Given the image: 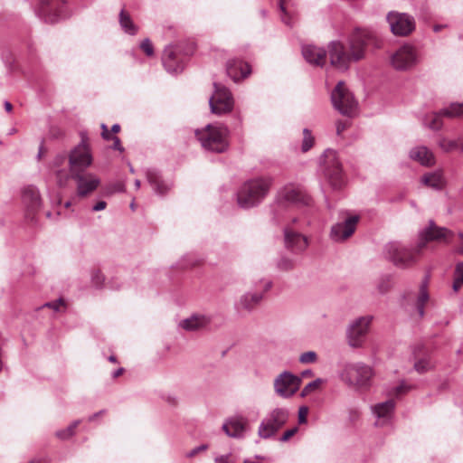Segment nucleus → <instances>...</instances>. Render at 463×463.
Masks as SVG:
<instances>
[{
	"instance_id": "obj_1",
	"label": "nucleus",
	"mask_w": 463,
	"mask_h": 463,
	"mask_svg": "<svg viewBox=\"0 0 463 463\" xmlns=\"http://www.w3.org/2000/svg\"><path fill=\"white\" fill-rule=\"evenodd\" d=\"M373 41V32L367 29H356L349 40V52L342 43L331 42L328 45L331 64L341 71H346L352 61L364 58L365 47Z\"/></svg>"
},
{
	"instance_id": "obj_2",
	"label": "nucleus",
	"mask_w": 463,
	"mask_h": 463,
	"mask_svg": "<svg viewBox=\"0 0 463 463\" xmlns=\"http://www.w3.org/2000/svg\"><path fill=\"white\" fill-rule=\"evenodd\" d=\"M312 198L302 187L294 186L291 184L286 185L277 193L275 200L270 205L272 220L276 223H280L284 221V212L288 207L306 206L309 208L312 206Z\"/></svg>"
},
{
	"instance_id": "obj_3",
	"label": "nucleus",
	"mask_w": 463,
	"mask_h": 463,
	"mask_svg": "<svg viewBox=\"0 0 463 463\" xmlns=\"http://www.w3.org/2000/svg\"><path fill=\"white\" fill-rule=\"evenodd\" d=\"M272 181L268 177H258L244 182L236 193L238 205L250 209L259 205L268 195Z\"/></svg>"
},
{
	"instance_id": "obj_4",
	"label": "nucleus",
	"mask_w": 463,
	"mask_h": 463,
	"mask_svg": "<svg viewBox=\"0 0 463 463\" xmlns=\"http://www.w3.org/2000/svg\"><path fill=\"white\" fill-rule=\"evenodd\" d=\"M229 134L227 127L208 124L202 129L195 130V137L202 147L212 153H224L229 147Z\"/></svg>"
},
{
	"instance_id": "obj_5",
	"label": "nucleus",
	"mask_w": 463,
	"mask_h": 463,
	"mask_svg": "<svg viewBox=\"0 0 463 463\" xmlns=\"http://www.w3.org/2000/svg\"><path fill=\"white\" fill-rule=\"evenodd\" d=\"M418 253L414 249L407 248L399 241L388 242L383 248V256L396 267L408 268L417 261Z\"/></svg>"
},
{
	"instance_id": "obj_6",
	"label": "nucleus",
	"mask_w": 463,
	"mask_h": 463,
	"mask_svg": "<svg viewBox=\"0 0 463 463\" xmlns=\"http://www.w3.org/2000/svg\"><path fill=\"white\" fill-rule=\"evenodd\" d=\"M321 164L324 175L330 185L334 189H340L344 185L345 180L336 151L330 148L325 150L321 157Z\"/></svg>"
},
{
	"instance_id": "obj_7",
	"label": "nucleus",
	"mask_w": 463,
	"mask_h": 463,
	"mask_svg": "<svg viewBox=\"0 0 463 463\" xmlns=\"http://www.w3.org/2000/svg\"><path fill=\"white\" fill-rule=\"evenodd\" d=\"M330 98L334 109L340 114L346 117H352L354 114L357 102L344 81H339L335 85Z\"/></svg>"
},
{
	"instance_id": "obj_8",
	"label": "nucleus",
	"mask_w": 463,
	"mask_h": 463,
	"mask_svg": "<svg viewBox=\"0 0 463 463\" xmlns=\"http://www.w3.org/2000/svg\"><path fill=\"white\" fill-rule=\"evenodd\" d=\"M340 377L349 386L366 387L373 377V370L363 363L348 364L344 367Z\"/></svg>"
},
{
	"instance_id": "obj_9",
	"label": "nucleus",
	"mask_w": 463,
	"mask_h": 463,
	"mask_svg": "<svg viewBox=\"0 0 463 463\" xmlns=\"http://www.w3.org/2000/svg\"><path fill=\"white\" fill-rule=\"evenodd\" d=\"M288 417V409L275 408L261 420L258 430L259 437L264 439L273 437L287 423Z\"/></svg>"
},
{
	"instance_id": "obj_10",
	"label": "nucleus",
	"mask_w": 463,
	"mask_h": 463,
	"mask_svg": "<svg viewBox=\"0 0 463 463\" xmlns=\"http://www.w3.org/2000/svg\"><path fill=\"white\" fill-rule=\"evenodd\" d=\"M92 156L88 144V137L81 134V140L69 154L68 165L71 174L84 173L91 165Z\"/></svg>"
},
{
	"instance_id": "obj_11",
	"label": "nucleus",
	"mask_w": 463,
	"mask_h": 463,
	"mask_svg": "<svg viewBox=\"0 0 463 463\" xmlns=\"http://www.w3.org/2000/svg\"><path fill=\"white\" fill-rule=\"evenodd\" d=\"M453 236V232L445 227L438 226L433 220L428 222V225L419 232V241L416 245L418 253L430 241L449 242V239Z\"/></svg>"
},
{
	"instance_id": "obj_12",
	"label": "nucleus",
	"mask_w": 463,
	"mask_h": 463,
	"mask_svg": "<svg viewBox=\"0 0 463 463\" xmlns=\"http://www.w3.org/2000/svg\"><path fill=\"white\" fill-rule=\"evenodd\" d=\"M37 14L50 24L57 23L70 15L66 0H38Z\"/></svg>"
},
{
	"instance_id": "obj_13",
	"label": "nucleus",
	"mask_w": 463,
	"mask_h": 463,
	"mask_svg": "<svg viewBox=\"0 0 463 463\" xmlns=\"http://www.w3.org/2000/svg\"><path fill=\"white\" fill-rule=\"evenodd\" d=\"M214 92L209 99L211 112L216 115H224L233 109L234 100L231 91L224 86L214 82Z\"/></svg>"
},
{
	"instance_id": "obj_14",
	"label": "nucleus",
	"mask_w": 463,
	"mask_h": 463,
	"mask_svg": "<svg viewBox=\"0 0 463 463\" xmlns=\"http://www.w3.org/2000/svg\"><path fill=\"white\" fill-rule=\"evenodd\" d=\"M386 19L391 32L397 36H407L416 27L414 17L406 13L392 11L388 13Z\"/></svg>"
},
{
	"instance_id": "obj_15",
	"label": "nucleus",
	"mask_w": 463,
	"mask_h": 463,
	"mask_svg": "<svg viewBox=\"0 0 463 463\" xmlns=\"http://www.w3.org/2000/svg\"><path fill=\"white\" fill-rule=\"evenodd\" d=\"M373 319V316L360 317L349 325L346 330V336L348 344L352 347L362 346Z\"/></svg>"
},
{
	"instance_id": "obj_16",
	"label": "nucleus",
	"mask_w": 463,
	"mask_h": 463,
	"mask_svg": "<svg viewBox=\"0 0 463 463\" xmlns=\"http://www.w3.org/2000/svg\"><path fill=\"white\" fill-rule=\"evenodd\" d=\"M463 115V102L462 103H451L449 107L440 109L438 112H432L428 114L423 118V124L432 130H439L443 122L441 118H456Z\"/></svg>"
},
{
	"instance_id": "obj_17",
	"label": "nucleus",
	"mask_w": 463,
	"mask_h": 463,
	"mask_svg": "<svg viewBox=\"0 0 463 463\" xmlns=\"http://www.w3.org/2000/svg\"><path fill=\"white\" fill-rule=\"evenodd\" d=\"M301 379L290 372L284 371L274 380L275 392L282 398L292 397L299 389Z\"/></svg>"
},
{
	"instance_id": "obj_18",
	"label": "nucleus",
	"mask_w": 463,
	"mask_h": 463,
	"mask_svg": "<svg viewBox=\"0 0 463 463\" xmlns=\"http://www.w3.org/2000/svg\"><path fill=\"white\" fill-rule=\"evenodd\" d=\"M418 62V55L411 45H403L391 55V64L396 71H408Z\"/></svg>"
},
{
	"instance_id": "obj_19",
	"label": "nucleus",
	"mask_w": 463,
	"mask_h": 463,
	"mask_svg": "<svg viewBox=\"0 0 463 463\" xmlns=\"http://www.w3.org/2000/svg\"><path fill=\"white\" fill-rule=\"evenodd\" d=\"M264 282L262 292H246L240 297L235 303V309L238 312L251 313L263 299L264 294L268 292L272 287L271 280H260Z\"/></svg>"
},
{
	"instance_id": "obj_20",
	"label": "nucleus",
	"mask_w": 463,
	"mask_h": 463,
	"mask_svg": "<svg viewBox=\"0 0 463 463\" xmlns=\"http://www.w3.org/2000/svg\"><path fill=\"white\" fill-rule=\"evenodd\" d=\"M411 359L414 362L413 369L420 374L434 368L431 352L423 343H417L411 346Z\"/></svg>"
},
{
	"instance_id": "obj_21",
	"label": "nucleus",
	"mask_w": 463,
	"mask_h": 463,
	"mask_svg": "<svg viewBox=\"0 0 463 463\" xmlns=\"http://www.w3.org/2000/svg\"><path fill=\"white\" fill-rule=\"evenodd\" d=\"M283 235L285 248L293 254L304 253L309 245L308 238L290 226L284 227Z\"/></svg>"
},
{
	"instance_id": "obj_22",
	"label": "nucleus",
	"mask_w": 463,
	"mask_h": 463,
	"mask_svg": "<svg viewBox=\"0 0 463 463\" xmlns=\"http://www.w3.org/2000/svg\"><path fill=\"white\" fill-rule=\"evenodd\" d=\"M181 48L178 45H169L164 50L162 62L165 69L172 74L183 71L184 68V58L180 56Z\"/></svg>"
},
{
	"instance_id": "obj_23",
	"label": "nucleus",
	"mask_w": 463,
	"mask_h": 463,
	"mask_svg": "<svg viewBox=\"0 0 463 463\" xmlns=\"http://www.w3.org/2000/svg\"><path fill=\"white\" fill-rule=\"evenodd\" d=\"M70 179H73L77 184V194L80 197H84L95 191L100 180L95 175L88 173L71 174Z\"/></svg>"
},
{
	"instance_id": "obj_24",
	"label": "nucleus",
	"mask_w": 463,
	"mask_h": 463,
	"mask_svg": "<svg viewBox=\"0 0 463 463\" xmlns=\"http://www.w3.org/2000/svg\"><path fill=\"white\" fill-rule=\"evenodd\" d=\"M358 221L359 217L354 215L347 218L345 222L335 223L331 228V239L335 241L346 240L354 232Z\"/></svg>"
},
{
	"instance_id": "obj_25",
	"label": "nucleus",
	"mask_w": 463,
	"mask_h": 463,
	"mask_svg": "<svg viewBox=\"0 0 463 463\" xmlns=\"http://www.w3.org/2000/svg\"><path fill=\"white\" fill-rule=\"evenodd\" d=\"M68 156L66 154L57 155L51 165V168L56 176L57 184L60 187H64L70 180L71 172L63 166L67 165Z\"/></svg>"
},
{
	"instance_id": "obj_26",
	"label": "nucleus",
	"mask_w": 463,
	"mask_h": 463,
	"mask_svg": "<svg viewBox=\"0 0 463 463\" xmlns=\"http://www.w3.org/2000/svg\"><path fill=\"white\" fill-rule=\"evenodd\" d=\"M248 428V420L243 417H232L222 425L224 432L232 438H243Z\"/></svg>"
},
{
	"instance_id": "obj_27",
	"label": "nucleus",
	"mask_w": 463,
	"mask_h": 463,
	"mask_svg": "<svg viewBox=\"0 0 463 463\" xmlns=\"http://www.w3.org/2000/svg\"><path fill=\"white\" fill-rule=\"evenodd\" d=\"M146 179L154 192L161 196L166 194L173 186V183L163 179L160 172L156 169H148L146 171Z\"/></svg>"
},
{
	"instance_id": "obj_28",
	"label": "nucleus",
	"mask_w": 463,
	"mask_h": 463,
	"mask_svg": "<svg viewBox=\"0 0 463 463\" xmlns=\"http://www.w3.org/2000/svg\"><path fill=\"white\" fill-rule=\"evenodd\" d=\"M226 71L234 81H238L248 77L251 70L249 63L239 59H232L226 63Z\"/></svg>"
},
{
	"instance_id": "obj_29",
	"label": "nucleus",
	"mask_w": 463,
	"mask_h": 463,
	"mask_svg": "<svg viewBox=\"0 0 463 463\" xmlns=\"http://www.w3.org/2000/svg\"><path fill=\"white\" fill-rule=\"evenodd\" d=\"M302 55L310 64L323 66L326 60V52L316 45H305L302 47Z\"/></svg>"
},
{
	"instance_id": "obj_30",
	"label": "nucleus",
	"mask_w": 463,
	"mask_h": 463,
	"mask_svg": "<svg viewBox=\"0 0 463 463\" xmlns=\"http://www.w3.org/2000/svg\"><path fill=\"white\" fill-rule=\"evenodd\" d=\"M395 402L393 400H388L386 402L376 404L373 407V413L377 417L376 425L383 426L389 421L391 419Z\"/></svg>"
},
{
	"instance_id": "obj_31",
	"label": "nucleus",
	"mask_w": 463,
	"mask_h": 463,
	"mask_svg": "<svg viewBox=\"0 0 463 463\" xmlns=\"http://www.w3.org/2000/svg\"><path fill=\"white\" fill-rule=\"evenodd\" d=\"M211 323V317L205 315L194 314L181 321L180 326L187 331H196L206 328Z\"/></svg>"
},
{
	"instance_id": "obj_32",
	"label": "nucleus",
	"mask_w": 463,
	"mask_h": 463,
	"mask_svg": "<svg viewBox=\"0 0 463 463\" xmlns=\"http://www.w3.org/2000/svg\"><path fill=\"white\" fill-rule=\"evenodd\" d=\"M23 202L29 211L35 212L41 206V196L39 190L33 185H28L23 190Z\"/></svg>"
},
{
	"instance_id": "obj_33",
	"label": "nucleus",
	"mask_w": 463,
	"mask_h": 463,
	"mask_svg": "<svg viewBox=\"0 0 463 463\" xmlns=\"http://www.w3.org/2000/svg\"><path fill=\"white\" fill-rule=\"evenodd\" d=\"M410 157L422 165L430 166L434 164L432 153L426 146H417L410 151Z\"/></svg>"
},
{
	"instance_id": "obj_34",
	"label": "nucleus",
	"mask_w": 463,
	"mask_h": 463,
	"mask_svg": "<svg viewBox=\"0 0 463 463\" xmlns=\"http://www.w3.org/2000/svg\"><path fill=\"white\" fill-rule=\"evenodd\" d=\"M421 182L427 186L439 190L443 186L442 176L439 173H429L421 177Z\"/></svg>"
},
{
	"instance_id": "obj_35",
	"label": "nucleus",
	"mask_w": 463,
	"mask_h": 463,
	"mask_svg": "<svg viewBox=\"0 0 463 463\" xmlns=\"http://www.w3.org/2000/svg\"><path fill=\"white\" fill-rule=\"evenodd\" d=\"M428 277L425 278L420 288V293L417 299V310L419 316L422 317L424 316V305L429 300V293L427 290Z\"/></svg>"
},
{
	"instance_id": "obj_36",
	"label": "nucleus",
	"mask_w": 463,
	"mask_h": 463,
	"mask_svg": "<svg viewBox=\"0 0 463 463\" xmlns=\"http://www.w3.org/2000/svg\"><path fill=\"white\" fill-rule=\"evenodd\" d=\"M119 24L127 33L135 35L137 33V27L134 24L131 17L124 9H122L119 14Z\"/></svg>"
},
{
	"instance_id": "obj_37",
	"label": "nucleus",
	"mask_w": 463,
	"mask_h": 463,
	"mask_svg": "<svg viewBox=\"0 0 463 463\" xmlns=\"http://www.w3.org/2000/svg\"><path fill=\"white\" fill-rule=\"evenodd\" d=\"M80 423V420H74L67 428L57 430L55 432L56 437L61 440L69 439L75 434V429L79 426Z\"/></svg>"
},
{
	"instance_id": "obj_38",
	"label": "nucleus",
	"mask_w": 463,
	"mask_h": 463,
	"mask_svg": "<svg viewBox=\"0 0 463 463\" xmlns=\"http://www.w3.org/2000/svg\"><path fill=\"white\" fill-rule=\"evenodd\" d=\"M295 260L286 255H281L276 261V267L281 271H290L295 268Z\"/></svg>"
},
{
	"instance_id": "obj_39",
	"label": "nucleus",
	"mask_w": 463,
	"mask_h": 463,
	"mask_svg": "<svg viewBox=\"0 0 463 463\" xmlns=\"http://www.w3.org/2000/svg\"><path fill=\"white\" fill-rule=\"evenodd\" d=\"M314 144V137L311 134V131L307 128H304L303 130V141L301 149L303 152L308 151Z\"/></svg>"
},
{
	"instance_id": "obj_40",
	"label": "nucleus",
	"mask_w": 463,
	"mask_h": 463,
	"mask_svg": "<svg viewBox=\"0 0 463 463\" xmlns=\"http://www.w3.org/2000/svg\"><path fill=\"white\" fill-rule=\"evenodd\" d=\"M317 360V354L314 351L305 352L300 354L299 362L301 364H312Z\"/></svg>"
},
{
	"instance_id": "obj_41",
	"label": "nucleus",
	"mask_w": 463,
	"mask_h": 463,
	"mask_svg": "<svg viewBox=\"0 0 463 463\" xmlns=\"http://www.w3.org/2000/svg\"><path fill=\"white\" fill-rule=\"evenodd\" d=\"M321 383V379L317 378L316 379L315 381H312L310 382L309 383H307L304 388L303 390L301 391V393H300V396L301 397H306L307 396L309 393H311L314 390H316L319 384Z\"/></svg>"
},
{
	"instance_id": "obj_42",
	"label": "nucleus",
	"mask_w": 463,
	"mask_h": 463,
	"mask_svg": "<svg viewBox=\"0 0 463 463\" xmlns=\"http://www.w3.org/2000/svg\"><path fill=\"white\" fill-rule=\"evenodd\" d=\"M411 390V385L408 384L405 381H402L400 384L393 388V394L400 396Z\"/></svg>"
},
{
	"instance_id": "obj_43",
	"label": "nucleus",
	"mask_w": 463,
	"mask_h": 463,
	"mask_svg": "<svg viewBox=\"0 0 463 463\" xmlns=\"http://www.w3.org/2000/svg\"><path fill=\"white\" fill-rule=\"evenodd\" d=\"M105 278L99 270H94L91 273V282L96 288L102 287Z\"/></svg>"
},
{
	"instance_id": "obj_44",
	"label": "nucleus",
	"mask_w": 463,
	"mask_h": 463,
	"mask_svg": "<svg viewBox=\"0 0 463 463\" xmlns=\"http://www.w3.org/2000/svg\"><path fill=\"white\" fill-rule=\"evenodd\" d=\"M309 223V221L306 222L300 217H292L286 226H290L292 229L296 230V228L300 229L304 224L308 225Z\"/></svg>"
},
{
	"instance_id": "obj_45",
	"label": "nucleus",
	"mask_w": 463,
	"mask_h": 463,
	"mask_svg": "<svg viewBox=\"0 0 463 463\" xmlns=\"http://www.w3.org/2000/svg\"><path fill=\"white\" fill-rule=\"evenodd\" d=\"M140 48L144 51V52L147 56H153L154 55V48L151 41L148 38H146L143 40V42L140 44Z\"/></svg>"
},
{
	"instance_id": "obj_46",
	"label": "nucleus",
	"mask_w": 463,
	"mask_h": 463,
	"mask_svg": "<svg viewBox=\"0 0 463 463\" xmlns=\"http://www.w3.org/2000/svg\"><path fill=\"white\" fill-rule=\"evenodd\" d=\"M454 279L460 283H463V261L457 263L454 271Z\"/></svg>"
},
{
	"instance_id": "obj_47",
	"label": "nucleus",
	"mask_w": 463,
	"mask_h": 463,
	"mask_svg": "<svg viewBox=\"0 0 463 463\" xmlns=\"http://www.w3.org/2000/svg\"><path fill=\"white\" fill-rule=\"evenodd\" d=\"M285 4H286V0H279V9H280V11L282 13L281 20L287 25H291L290 20H289V18L288 17V14H287Z\"/></svg>"
},
{
	"instance_id": "obj_48",
	"label": "nucleus",
	"mask_w": 463,
	"mask_h": 463,
	"mask_svg": "<svg viewBox=\"0 0 463 463\" xmlns=\"http://www.w3.org/2000/svg\"><path fill=\"white\" fill-rule=\"evenodd\" d=\"M64 305V301L62 298H59L55 301H52V302H47L45 303L43 307H50L52 309H53L54 311H59L60 309V307Z\"/></svg>"
},
{
	"instance_id": "obj_49",
	"label": "nucleus",
	"mask_w": 463,
	"mask_h": 463,
	"mask_svg": "<svg viewBox=\"0 0 463 463\" xmlns=\"http://www.w3.org/2000/svg\"><path fill=\"white\" fill-rule=\"evenodd\" d=\"M110 193H123L126 190L125 184L122 182H117L111 184L109 188Z\"/></svg>"
},
{
	"instance_id": "obj_50",
	"label": "nucleus",
	"mask_w": 463,
	"mask_h": 463,
	"mask_svg": "<svg viewBox=\"0 0 463 463\" xmlns=\"http://www.w3.org/2000/svg\"><path fill=\"white\" fill-rule=\"evenodd\" d=\"M298 430V427H294L292 429L286 430L283 433V435L279 438V440L281 442L288 441L291 437H293L297 433Z\"/></svg>"
},
{
	"instance_id": "obj_51",
	"label": "nucleus",
	"mask_w": 463,
	"mask_h": 463,
	"mask_svg": "<svg viewBox=\"0 0 463 463\" xmlns=\"http://www.w3.org/2000/svg\"><path fill=\"white\" fill-rule=\"evenodd\" d=\"M440 146L447 152L458 148V143L456 141L451 140H444L443 142L440 143Z\"/></svg>"
},
{
	"instance_id": "obj_52",
	"label": "nucleus",
	"mask_w": 463,
	"mask_h": 463,
	"mask_svg": "<svg viewBox=\"0 0 463 463\" xmlns=\"http://www.w3.org/2000/svg\"><path fill=\"white\" fill-rule=\"evenodd\" d=\"M308 412V409L305 406L300 407L298 410V422L300 424L305 423L307 421V415Z\"/></svg>"
},
{
	"instance_id": "obj_53",
	"label": "nucleus",
	"mask_w": 463,
	"mask_h": 463,
	"mask_svg": "<svg viewBox=\"0 0 463 463\" xmlns=\"http://www.w3.org/2000/svg\"><path fill=\"white\" fill-rule=\"evenodd\" d=\"M207 448H208V446L205 444H202L198 447H195L187 453V457L192 458V457L195 456L197 453H199L200 451H203V450L207 449Z\"/></svg>"
},
{
	"instance_id": "obj_54",
	"label": "nucleus",
	"mask_w": 463,
	"mask_h": 463,
	"mask_svg": "<svg viewBox=\"0 0 463 463\" xmlns=\"http://www.w3.org/2000/svg\"><path fill=\"white\" fill-rule=\"evenodd\" d=\"M110 140L113 141L112 148L114 150H118L119 152L124 151V147L121 145V141H120L119 137L113 136V137L110 138Z\"/></svg>"
},
{
	"instance_id": "obj_55",
	"label": "nucleus",
	"mask_w": 463,
	"mask_h": 463,
	"mask_svg": "<svg viewBox=\"0 0 463 463\" xmlns=\"http://www.w3.org/2000/svg\"><path fill=\"white\" fill-rule=\"evenodd\" d=\"M101 137L103 139L105 140H110V138L113 137V136L110 135V133L109 132V129H108V127L106 124L102 123L101 126Z\"/></svg>"
},
{
	"instance_id": "obj_56",
	"label": "nucleus",
	"mask_w": 463,
	"mask_h": 463,
	"mask_svg": "<svg viewBox=\"0 0 463 463\" xmlns=\"http://www.w3.org/2000/svg\"><path fill=\"white\" fill-rule=\"evenodd\" d=\"M347 128V124L344 121H337L336 122V134L339 136L341 135L345 130V128Z\"/></svg>"
},
{
	"instance_id": "obj_57",
	"label": "nucleus",
	"mask_w": 463,
	"mask_h": 463,
	"mask_svg": "<svg viewBox=\"0 0 463 463\" xmlns=\"http://www.w3.org/2000/svg\"><path fill=\"white\" fill-rule=\"evenodd\" d=\"M231 459V454L227 455H221L219 457H216L214 458L215 463H228V461Z\"/></svg>"
},
{
	"instance_id": "obj_58",
	"label": "nucleus",
	"mask_w": 463,
	"mask_h": 463,
	"mask_svg": "<svg viewBox=\"0 0 463 463\" xmlns=\"http://www.w3.org/2000/svg\"><path fill=\"white\" fill-rule=\"evenodd\" d=\"M106 206H107V203L105 201H99L92 207V211L99 212V211L104 210L106 208Z\"/></svg>"
},
{
	"instance_id": "obj_59",
	"label": "nucleus",
	"mask_w": 463,
	"mask_h": 463,
	"mask_svg": "<svg viewBox=\"0 0 463 463\" xmlns=\"http://www.w3.org/2000/svg\"><path fill=\"white\" fill-rule=\"evenodd\" d=\"M105 412H106V411H105V410H100V411H99L98 412H96V413H94V414L90 415V416L89 417V419H88V420H89V421H93V420H95L98 417H99V416L103 415Z\"/></svg>"
},
{
	"instance_id": "obj_60",
	"label": "nucleus",
	"mask_w": 463,
	"mask_h": 463,
	"mask_svg": "<svg viewBox=\"0 0 463 463\" xmlns=\"http://www.w3.org/2000/svg\"><path fill=\"white\" fill-rule=\"evenodd\" d=\"M124 368L123 367H120L118 369H117L116 371H114L112 373V377L113 378H118V376H120L123 373H124Z\"/></svg>"
},
{
	"instance_id": "obj_61",
	"label": "nucleus",
	"mask_w": 463,
	"mask_h": 463,
	"mask_svg": "<svg viewBox=\"0 0 463 463\" xmlns=\"http://www.w3.org/2000/svg\"><path fill=\"white\" fill-rule=\"evenodd\" d=\"M462 284H463V283H460V282L457 281L456 279H454V281H453V285H452V288H453V290H454L455 292H458V291L460 289V288H461Z\"/></svg>"
},
{
	"instance_id": "obj_62",
	"label": "nucleus",
	"mask_w": 463,
	"mask_h": 463,
	"mask_svg": "<svg viewBox=\"0 0 463 463\" xmlns=\"http://www.w3.org/2000/svg\"><path fill=\"white\" fill-rule=\"evenodd\" d=\"M4 106H5V109L7 111V112H10L13 109V106L12 104L9 102V101H5L4 103Z\"/></svg>"
},
{
	"instance_id": "obj_63",
	"label": "nucleus",
	"mask_w": 463,
	"mask_h": 463,
	"mask_svg": "<svg viewBox=\"0 0 463 463\" xmlns=\"http://www.w3.org/2000/svg\"><path fill=\"white\" fill-rule=\"evenodd\" d=\"M378 288H379V291H380L382 294L385 293V292L388 290L387 286H384L383 284H380V285L378 286Z\"/></svg>"
},
{
	"instance_id": "obj_64",
	"label": "nucleus",
	"mask_w": 463,
	"mask_h": 463,
	"mask_svg": "<svg viewBox=\"0 0 463 463\" xmlns=\"http://www.w3.org/2000/svg\"><path fill=\"white\" fill-rule=\"evenodd\" d=\"M120 130V126L118 124H114L111 127V132L118 133Z\"/></svg>"
}]
</instances>
